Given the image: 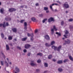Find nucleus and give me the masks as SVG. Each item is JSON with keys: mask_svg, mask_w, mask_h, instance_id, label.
Returning a JSON list of instances; mask_svg holds the SVG:
<instances>
[{"mask_svg": "<svg viewBox=\"0 0 73 73\" xmlns=\"http://www.w3.org/2000/svg\"><path fill=\"white\" fill-rule=\"evenodd\" d=\"M58 5V4L56 3H53L51 5H50V9L53 11V12L54 11V10H53V9L52 8V6H53V5Z\"/></svg>", "mask_w": 73, "mask_h": 73, "instance_id": "1", "label": "nucleus"}, {"mask_svg": "<svg viewBox=\"0 0 73 73\" xmlns=\"http://www.w3.org/2000/svg\"><path fill=\"white\" fill-rule=\"evenodd\" d=\"M65 3L63 4V5L65 8H69V6L68 4V3L66 2Z\"/></svg>", "mask_w": 73, "mask_h": 73, "instance_id": "2", "label": "nucleus"}, {"mask_svg": "<svg viewBox=\"0 0 73 73\" xmlns=\"http://www.w3.org/2000/svg\"><path fill=\"white\" fill-rule=\"evenodd\" d=\"M9 12H14V11H16V9L15 8H11L10 9H9Z\"/></svg>", "mask_w": 73, "mask_h": 73, "instance_id": "3", "label": "nucleus"}, {"mask_svg": "<svg viewBox=\"0 0 73 73\" xmlns=\"http://www.w3.org/2000/svg\"><path fill=\"white\" fill-rule=\"evenodd\" d=\"M48 21L49 23L50 22H52V21L54 22V20L53 18L52 17H50L48 19Z\"/></svg>", "mask_w": 73, "mask_h": 73, "instance_id": "4", "label": "nucleus"}, {"mask_svg": "<svg viewBox=\"0 0 73 73\" xmlns=\"http://www.w3.org/2000/svg\"><path fill=\"white\" fill-rule=\"evenodd\" d=\"M5 22H4L3 24H0V27H2V26H3V28H5Z\"/></svg>", "mask_w": 73, "mask_h": 73, "instance_id": "5", "label": "nucleus"}, {"mask_svg": "<svg viewBox=\"0 0 73 73\" xmlns=\"http://www.w3.org/2000/svg\"><path fill=\"white\" fill-rule=\"evenodd\" d=\"M31 65L33 66H36V64L33 63L34 61H31Z\"/></svg>", "mask_w": 73, "mask_h": 73, "instance_id": "6", "label": "nucleus"}, {"mask_svg": "<svg viewBox=\"0 0 73 73\" xmlns=\"http://www.w3.org/2000/svg\"><path fill=\"white\" fill-rule=\"evenodd\" d=\"M5 20L6 21H11V18L9 17H5Z\"/></svg>", "mask_w": 73, "mask_h": 73, "instance_id": "7", "label": "nucleus"}, {"mask_svg": "<svg viewBox=\"0 0 73 73\" xmlns=\"http://www.w3.org/2000/svg\"><path fill=\"white\" fill-rule=\"evenodd\" d=\"M31 46V45H29V44H27L25 45V48L26 49H28L29 48V47Z\"/></svg>", "mask_w": 73, "mask_h": 73, "instance_id": "8", "label": "nucleus"}, {"mask_svg": "<svg viewBox=\"0 0 73 73\" xmlns=\"http://www.w3.org/2000/svg\"><path fill=\"white\" fill-rule=\"evenodd\" d=\"M15 70L17 72H20V69H19L18 67H16L15 68Z\"/></svg>", "mask_w": 73, "mask_h": 73, "instance_id": "9", "label": "nucleus"}, {"mask_svg": "<svg viewBox=\"0 0 73 73\" xmlns=\"http://www.w3.org/2000/svg\"><path fill=\"white\" fill-rule=\"evenodd\" d=\"M45 37L46 40H49L50 39V38L48 35H47L45 36Z\"/></svg>", "mask_w": 73, "mask_h": 73, "instance_id": "10", "label": "nucleus"}, {"mask_svg": "<svg viewBox=\"0 0 73 73\" xmlns=\"http://www.w3.org/2000/svg\"><path fill=\"white\" fill-rule=\"evenodd\" d=\"M62 47V46H58L57 48V50L58 52H59V51H60V49H61V48Z\"/></svg>", "mask_w": 73, "mask_h": 73, "instance_id": "11", "label": "nucleus"}, {"mask_svg": "<svg viewBox=\"0 0 73 73\" xmlns=\"http://www.w3.org/2000/svg\"><path fill=\"white\" fill-rule=\"evenodd\" d=\"M57 63L58 64H62V60H59L57 62Z\"/></svg>", "mask_w": 73, "mask_h": 73, "instance_id": "12", "label": "nucleus"}, {"mask_svg": "<svg viewBox=\"0 0 73 73\" xmlns=\"http://www.w3.org/2000/svg\"><path fill=\"white\" fill-rule=\"evenodd\" d=\"M67 41H66V40H65V43H66L68 44H70V40L67 39Z\"/></svg>", "mask_w": 73, "mask_h": 73, "instance_id": "13", "label": "nucleus"}, {"mask_svg": "<svg viewBox=\"0 0 73 73\" xmlns=\"http://www.w3.org/2000/svg\"><path fill=\"white\" fill-rule=\"evenodd\" d=\"M31 20L33 22H36V19L35 18L33 17L31 18Z\"/></svg>", "mask_w": 73, "mask_h": 73, "instance_id": "14", "label": "nucleus"}, {"mask_svg": "<svg viewBox=\"0 0 73 73\" xmlns=\"http://www.w3.org/2000/svg\"><path fill=\"white\" fill-rule=\"evenodd\" d=\"M12 30L13 31V32L16 33L17 32V30L16 28H13L12 29Z\"/></svg>", "mask_w": 73, "mask_h": 73, "instance_id": "15", "label": "nucleus"}, {"mask_svg": "<svg viewBox=\"0 0 73 73\" xmlns=\"http://www.w3.org/2000/svg\"><path fill=\"white\" fill-rule=\"evenodd\" d=\"M69 57L70 60L71 61H73V58L72 57L71 55H70L69 56Z\"/></svg>", "mask_w": 73, "mask_h": 73, "instance_id": "16", "label": "nucleus"}, {"mask_svg": "<svg viewBox=\"0 0 73 73\" xmlns=\"http://www.w3.org/2000/svg\"><path fill=\"white\" fill-rule=\"evenodd\" d=\"M4 10L3 8H2L0 9V12L1 13H4Z\"/></svg>", "mask_w": 73, "mask_h": 73, "instance_id": "17", "label": "nucleus"}, {"mask_svg": "<svg viewBox=\"0 0 73 73\" xmlns=\"http://www.w3.org/2000/svg\"><path fill=\"white\" fill-rule=\"evenodd\" d=\"M52 49H54V50H56V49H57V47L54 46H52Z\"/></svg>", "mask_w": 73, "mask_h": 73, "instance_id": "18", "label": "nucleus"}, {"mask_svg": "<svg viewBox=\"0 0 73 73\" xmlns=\"http://www.w3.org/2000/svg\"><path fill=\"white\" fill-rule=\"evenodd\" d=\"M37 56H42V54L41 52H40L37 54Z\"/></svg>", "mask_w": 73, "mask_h": 73, "instance_id": "19", "label": "nucleus"}, {"mask_svg": "<svg viewBox=\"0 0 73 73\" xmlns=\"http://www.w3.org/2000/svg\"><path fill=\"white\" fill-rule=\"evenodd\" d=\"M6 50H8L9 49V46H8V44H7L6 45Z\"/></svg>", "mask_w": 73, "mask_h": 73, "instance_id": "20", "label": "nucleus"}, {"mask_svg": "<svg viewBox=\"0 0 73 73\" xmlns=\"http://www.w3.org/2000/svg\"><path fill=\"white\" fill-rule=\"evenodd\" d=\"M48 59H51L52 58V55H50L48 56Z\"/></svg>", "mask_w": 73, "mask_h": 73, "instance_id": "21", "label": "nucleus"}, {"mask_svg": "<svg viewBox=\"0 0 73 73\" xmlns=\"http://www.w3.org/2000/svg\"><path fill=\"white\" fill-rule=\"evenodd\" d=\"M68 61H69V60H68V59H65L64 60L63 62L64 63H65V62H68Z\"/></svg>", "mask_w": 73, "mask_h": 73, "instance_id": "22", "label": "nucleus"}, {"mask_svg": "<svg viewBox=\"0 0 73 73\" xmlns=\"http://www.w3.org/2000/svg\"><path fill=\"white\" fill-rule=\"evenodd\" d=\"M56 35H58V36H61V33H58L57 32H56Z\"/></svg>", "mask_w": 73, "mask_h": 73, "instance_id": "23", "label": "nucleus"}, {"mask_svg": "<svg viewBox=\"0 0 73 73\" xmlns=\"http://www.w3.org/2000/svg\"><path fill=\"white\" fill-rule=\"evenodd\" d=\"M8 38L9 40H12V37L11 36H9Z\"/></svg>", "mask_w": 73, "mask_h": 73, "instance_id": "24", "label": "nucleus"}, {"mask_svg": "<svg viewBox=\"0 0 73 73\" xmlns=\"http://www.w3.org/2000/svg\"><path fill=\"white\" fill-rule=\"evenodd\" d=\"M58 71H59V72H61L62 71V68H59L58 69Z\"/></svg>", "mask_w": 73, "mask_h": 73, "instance_id": "25", "label": "nucleus"}, {"mask_svg": "<svg viewBox=\"0 0 73 73\" xmlns=\"http://www.w3.org/2000/svg\"><path fill=\"white\" fill-rule=\"evenodd\" d=\"M54 43H55V42H54V41H52L51 42V45H53V44H54Z\"/></svg>", "mask_w": 73, "mask_h": 73, "instance_id": "26", "label": "nucleus"}, {"mask_svg": "<svg viewBox=\"0 0 73 73\" xmlns=\"http://www.w3.org/2000/svg\"><path fill=\"white\" fill-rule=\"evenodd\" d=\"M51 31L52 34L53 35V34H54V30H53V29H51Z\"/></svg>", "mask_w": 73, "mask_h": 73, "instance_id": "27", "label": "nucleus"}, {"mask_svg": "<svg viewBox=\"0 0 73 73\" xmlns=\"http://www.w3.org/2000/svg\"><path fill=\"white\" fill-rule=\"evenodd\" d=\"M44 11H47V10H48V7H44Z\"/></svg>", "mask_w": 73, "mask_h": 73, "instance_id": "28", "label": "nucleus"}, {"mask_svg": "<svg viewBox=\"0 0 73 73\" xmlns=\"http://www.w3.org/2000/svg\"><path fill=\"white\" fill-rule=\"evenodd\" d=\"M47 20V19H44L43 21H42V23H44Z\"/></svg>", "mask_w": 73, "mask_h": 73, "instance_id": "29", "label": "nucleus"}, {"mask_svg": "<svg viewBox=\"0 0 73 73\" xmlns=\"http://www.w3.org/2000/svg\"><path fill=\"white\" fill-rule=\"evenodd\" d=\"M44 65L45 67H48V64L47 63H44Z\"/></svg>", "mask_w": 73, "mask_h": 73, "instance_id": "30", "label": "nucleus"}, {"mask_svg": "<svg viewBox=\"0 0 73 73\" xmlns=\"http://www.w3.org/2000/svg\"><path fill=\"white\" fill-rule=\"evenodd\" d=\"M27 38H23L22 39V41H25V40H27Z\"/></svg>", "mask_w": 73, "mask_h": 73, "instance_id": "31", "label": "nucleus"}, {"mask_svg": "<svg viewBox=\"0 0 73 73\" xmlns=\"http://www.w3.org/2000/svg\"><path fill=\"white\" fill-rule=\"evenodd\" d=\"M1 37L2 38H4V34H3V33H2L1 34Z\"/></svg>", "mask_w": 73, "mask_h": 73, "instance_id": "32", "label": "nucleus"}, {"mask_svg": "<svg viewBox=\"0 0 73 73\" xmlns=\"http://www.w3.org/2000/svg\"><path fill=\"white\" fill-rule=\"evenodd\" d=\"M24 21H25V20H21L20 21V23H23Z\"/></svg>", "mask_w": 73, "mask_h": 73, "instance_id": "33", "label": "nucleus"}, {"mask_svg": "<svg viewBox=\"0 0 73 73\" xmlns=\"http://www.w3.org/2000/svg\"><path fill=\"white\" fill-rule=\"evenodd\" d=\"M70 30H71L72 29H73V27L72 26V25L70 26Z\"/></svg>", "mask_w": 73, "mask_h": 73, "instance_id": "34", "label": "nucleus"}, {"mask_svg": "<svg viewBox=\"0 0 73 73\" xmlns=\"http://www.w3.org/2000/svg\"><path fill=\"white\" fill-rule=\"evenodd\" d=\"M24 26H25V27H27V22H25L24 23Z\"/></svg>", "mask_w": 73, "mask_h": 73, "instance_id": "35", "label": "nucleus"}, {"mask_svg": "<svg viewBox=\"0 0 73 73\" xmlns=\"http://www.w3.org/2000/svg\"><path fill=\"white\" fill-rule=\"evenodd\" d=\"M41 62V60L39 59L37 61V62L38 63H40V62Z\"/></svg>", "mask_w": 73, "mask_h": 73, "instance_id": "36", "label": "nucleus"}, {"mask_svg": "<svg viewBox=\"0 0 73 73\" xmlns=\"http://www.w3.org/2000/svg\"><path fill=\"white\" fill-rule=\"evenodd\" d=\"M53 29H55V31H57V29L56 28V26H53Z\"/></svg>", "mask_w": 73, "mask_h": 73, "instance_id": "37", "label": "nucleus"}, {"mask_svg": "<svg viewBox=\"0 0 73 73\" xmlns=\"http://www.w3.org/2000/svg\"><path fill=\"white\" fill-rule=\"evenodd\" d=\"M5 27H8L9 25V24H8V23L7 22L6 24Z\"/></svg>", "mask_w": 73, "mask_h": 73, "instance_id": "38", "label": "nucleus"}, {"mask_svg": "<svg viewBox=\"0 0 73 73\" xmlns=\"http://www.w3.org/2000/svg\"><path fill=\"white\" fill-rule=\"evenodd\" d=\"M61 25L63 26L64 25V21H62L61 23Z\"/></svg>", "mask_w": 73, "mask_h": 73, "instance_id": "39", "label": "nucleus"}, {"mask_svg": "<svg viewBox=\"0 0 73 73\" xmlns=\"http://www.w3.org/2000/svg\"><path fill=\"white\" fill-rule=\"evenodd\" d=\"M1 64L2 65H4V63H3V61H1Z\"/></svg>", "mask_w": 73, "mask_h": 73, "instance_id": "40", "label": "nucleus"}, {"mask_svg": "<svg viewBox=\"0 0 73 73\" xmlns=\"http://www.w3.org/2000/svg\"><path fill=\"white\" fill-rule=\"evenodd\" d=\"M73 19H70L68 21L72 22V21H73Z\"/></svg>", "mask_w": 73, "mask_h": 73, "instance_id": "41", "label": "nucleus"}, {"mask_svg": "<svg viewBox=\"0 0 73 73\" xmlns=\"http://www.w3.org/2000/svg\"><path fill=\"white\" fill-rule=\"evenodd\" d=\"M52 61H54V62H56V59H55L54 58L52 59Z\"/></svg>", "mask_w": 73, "mask_h": 73, "instance_id": "42", "label": "nucleus"}, {"mask_svg": "<svg viewBox=\"0 0 73 73\" xmlns=\"http://www.w3.org/2000/svg\"><path fill=\"white\" fill-rule=\"evenodd\" d=\"M45 45L46 46H49V44H48L47 43H46L45 44Z\"/></svg>", "mask_w": 73, "mask_h": 73, "instance_id": "43", "label": "nucleus"}, {"mask_svg": "<svg viewBox=\"0 0 73 73\" xmlns=\"http://www.w3.org/2000/svg\"><path fill=\"white\" fill-rule=\"evenodd\" d=\"M39 16L40 17H42L43 16V15L42 14H39Z\"/></svg>", "mask_w": 73, "mask_h": 73, "instance_id": "44", "label": "nucleus"}, {"mask_svg": "<svg viewBox=\"0 0 73 73\" xmlns=\"http://www.w3.org/2000/svg\"><path fill=\"white\" fill-rule=\"evenodd\" d=\"M17 48L18 49H19V50H21V47L18 46L17 47Z\"/></svg>", "mask_w": 73, "mask_h": 73, "instance_id": "45", "label": "nucleus"}, {"mask_svg": "<svg viewBox=\"0 0 73 73\" xmlns=\"http://www.w3.org/2000/svg\"><path fill=\"white\" fill-rule=\"evenodd\" d=\"M5 62L6 64V66H7V67H8V66H9L8 64L7 63V62L6 61H5Z\"/></svg>", "mask_w": 73, "mask_h": 73, "instance_id": "46", "label": "nucleus"}, {"mask_svg": "<svg viewBox=\"0 0 73 73\" xmlns=\"http://www.w3.org/2000/svg\"><path fill=\"white\" fill-rule=\"evenodd\" d=\"M38 32V30H36L35 31V33H37Z\"/></svg>", "mask_w": 73, "mask_h": 73, "instance_id": "47", "label": "nucleus"}, {"mask_svg": "<svg viewBox=\"0 0 73 73\" xmlns=\"http://www.w3.org/2000/svg\"><path fill=\"white\" fill-rule=\"evenodd\" d=\"M39 5V4H38V3H36L35 4L36 6H38Z\"/></svg>", "mask_w": 73, "mask_h": 73, "instance_id": "48", "label": "nucleus"}, {"mask_svg": "<svg viewBox=\"0 0 73 73\" xmlns=\"http://www.w3.org/2000/svg\"><path fill=\"white\" fill-rule=\"evenodd\" d=\"M1 54H2V55H3V57H4V58H5V55H4V54H3V53H1Z\"/></svg>", "mask_w": 73, "mask_h": 73, "instance_id": "49", "label": "nucleus"}, {"mask_svg": "<svg viewBox=\"0 0 73 73\" xmlns=\"http://www.w3.org/2000/svg\"><path fill=\"white\" fill-rule=\"evenodd\" d=\"M27 35H28V36H31V34L29 33H27Z\"/></svg>", "mask_w": 73, "mask_h": 73, "instance_id": "50", "label": "nucleus"}, {"mask_svg": "<svg viewBox=\"0 0 73 73\" xmlns=\"http://www.w3.org/2000/svg\"><path fill=\"white\" fill-rule=\"evenodd\" d=\"M68 33H69V32H68V31H67V30H66V32L65 33V34H68Z\"/></svg>", "mask_w": 73, "mask_h": 73, "instance_id": "51", "label": "nucleus"}, {"mask_svg": "<svg viewBox=\"0 0 73 73\" xmlns=\"http://www.w3.org/2000/svg\"><path fill=\"white\" fill-rule=\"evenodd\" d=\"M23 52H24L25 53V52H27V50L26 49H24L23 50Z\"/></svg>", "mask_w": 73, "mask_h": 73, "instance_id": "52", "label": "nucleus"}, {"mask_svg": "<svg viewBox=\"0 0 73 73\" xmlns=\"http://www.w3.org/2000/svg\"><path fill=\"white\" fill-rule=\"evenodd\" d=\"M28 56H30V55H31V53H29L28 54H27Z\"/></svg>", "mask_w": 73, "mask_h": 73, "instance_id": "53", "label": "nucleus"}, {"mask_svg": "<svg viewBox=\"0 0 73 73\" xmlns=\"http://www.w3.org/2000/svg\"><path fill=\"white\" fill-rule=\"evenodd\" d=\"M27 26H25L24 27V29H25V30H27Z\"/></svg>", "mask_w": 73, "mask_h": 73, "instance_id": "54", "label": "nucleus"}, {"mask_svg": "<svg viewBox=\"0 0 73 73\" xmlns=\"http://www.w3.org/2000/svg\"><path fill=\"white\" fill-rule=\"evenodd\" d=\"M31 35H32L31 37H32V38H33V33H32L31 34Z\"/></svg>", "mask_w": 73, "mask_h": 73, "instance_id": "55", "label": "nucleus"}, {"mask_svg": "<svg viewBox=\"0 0 73 73\" xmlns=\"http://www.w3.org/2000/svg\"><path fill=\"white\" fill-rule=\"evenodd\" d=\"M40 71V70L39 69H37L36 70V72H39Z\"/></svg>", "mask_w": 73, "mask_h": 73, "instance_id": "56", "label": "nucleus"}, {"mask_svg": "<svg viewBox=\"0 0 73 73\" xmlns=\"http://www.w3.org/2000/svg\"><path fill=\"white\" fill-rule=\"evenodd\" d=\"M55 12H58V11H57V10L56 9H55L54 10Z\"/></svg>", "mask_w": 73, "mask_h": 73, "instance_id": "57", "label": "nucleus"}, {"mask_svg": "<svg viewBox=\"0 0 73 73\" xmlns=\"http://www.w3.org/2000/svg\"><path fill=\"white\" fill-rule=\"evenodd\" d=\"M64 37H65V38H67V37L66 36V35H64Z\"/></svg>", "mask_w": 73, "mask_h": 73, "instance_id": "58", "label": "nucleus"}, {"mask_svg": "<svg viewBox=\"0 0 73 73\" xmlns=\"http://www.w3.org/2000/svg\"><path fill=\"white\" fill-rule=\"evenodd\" d=\"M31 41H33V38H31Z\"/></svg>", "mask_w": 73, "mask_h": 73, "instance_id": "59", "label": "nucleus"}, {"mask_svg": "<svg viewBox=\"0 0 73 73\" xmlns=\"http://www.w3.org/2000/svg\"><path fill=\"white\" fill-rule=\"evenodd\" d=\"M66 44H67V43L65 42V43L63 44V45H66Z\"/></svg>", "mask_w": 73, "mask_h": 73, "instance_id": "60", "label": "nucleus"}, {"mask_svg": "<svg viewBox=\"0 0 73 73\" xmlns=\"http://www.w3.org/2000/svg\"><path fill=\"white\" fill-rule=\"evenodd\" d=\"M9 45H10V46H12V44L11 43H10V44H9Z\"/></svg>", "mask_w": 73, "mask_h": 73, "instance_id": "61", "label": "nucleus"}, {"mask_svg": "<svg viewBox=\"0 0 73 73\" xmlns=\"http://www.w3.org/2000/svg\"><path fill=\"white\" fill-rule=\"evenodd\" d=\"M21 8H23V7H24V6H21Z\"/></svg>", "mask_w": 73, "mask_h": 73, "instance_id": "62", "label": "nucleus"}, {"mask_svg": "<svg viewBox=\"0 0 73 73\" xmlns=\"http://www.w3.org/2000/svg\"><path fill=\"white\" fill-rule=\"evenodd\" d=\"M47 72V71H44V73H46Z\"/></svg>", "mask_w": 73, "mask_h": 73, "instance_id": "63", "label": "nucleus"}, {"mask_svg": "<svg viewBox=\"0 0 73 73\" xmlns=\"http://www.w3.org/2000/svg\"><path fill=\"white\" fill-rule=\"evenodd\" d=\"M49 13V11H46V13Z\"/></svg>", "mask_w": 73, "mask_h": 73, "instance_id": "64", "label": "nucleus"}]
</instances>
